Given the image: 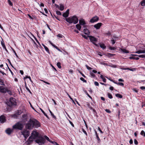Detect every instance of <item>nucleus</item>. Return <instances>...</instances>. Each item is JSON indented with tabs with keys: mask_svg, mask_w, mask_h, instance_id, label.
Instances as JSON below:
<instances>
[{
	"mask_svg": "<svg viewBox=\"0 0 145 145\" xmlns=\"http://www.w3.org/2000/svg\"><path fill=\"white\" fill-rule=\"evenodd\" d=\"M83 32L85 34L88 36H89L90 35V32L87 29H84Z\"/></svg>",
	"mask_w": 145,
	"mask_h": 145,
	"instance_id": "dca6fc26",
	"label": "nucleus"
},
{
	"mask_svg": "<svg viewBox=\"0 0 145 145\" xmlns=\"http://www.w3.org/2000/svg\"><path fill=\"white\" fill-rule=\"evenodd\" d=\"M118 81L119 82H123L124 80L123 79H122L121 78H120L118 79Z\"/></svg>",
	"mask_w": 145,
	"mask_h": 145,
	"instance_id": "338daca9",
	"label": "nucleus"
},
{
	"mask_svg": "<svg viewBox=\"0 0 145 145\" xmlns=\"http://www.w3.org/2000/svg\"><path fill=\"white\" fill-rule=\"evenodd\" d=\"M8 106L11 107L16 105V99L12 97L10 98L7 101L6 103Z\"/></svg>",
	"mask_w": 145,
	"mask_h": 145,
	"instance_id": "20e7f679",
	"label": "nucleus"
},
{
	"mask_svg": "<svg viewBox=\"0 0 145 145\" xmlns=\"http://www.w3.org/2000/svg\"><path fill=\"white\" fill-rule=\"evenodd\" d=\"M115 96L117 97H119L120 98H121L122 97V95H121V94H119V93L116 94L115 95Z\"/></svg>",
	"mask_w": 145,
	"mask_h": 145,
	"instance_id": "a878e982",
	"label": "nucleus"
},
{
	"mask_svg": "<svg viewBox=\"0 0 145 145\" xmlns=\"http://www.w3.org/2000/svg\"><path fill=\"white\" fill-rule=\"evenodd\" d=\"M90 74L93 77H94L95 76V75L92 72L90 73Z\"/></svg>",
	"mask_w": 145,
	"mask_h": 145,
	"instance_id": "49530a36",
	"label": "nucleus"
},
{
	"mask_svg": "<svg viewBox=\"0 0 145 145\" xmlns=\"http://www.w3.org/2000/svg\"><path fill=\"white\" fill-rule=\"evenodd\" d=\"M21 133L25 138H27L29 135V131L26 129L24 130L23 131L21 132Z\"/></svg>",
	"mask_w": 145,
	"mask_h": 145,
	"instance_id": "39448f33",
	"label": "nucleus"
},
{
	"mask_svg": "<svg viewBox=\"0 0 145 145\" xmlns=\"http://www.w3.org/2000/svg\"><path fill=\"white\" fill-rule=\"evenodd\" d=\"M132 55L134 56H137L140 57L145 58V55Z\"/></svg>",
	"mask_w": 145,
	"mask_h": 145,
	"instance_id": "b1692460",
	"label": "nucleus"
},
{
	"mask_svg": "<svg viewBox=\"0 0 145 145\" xmlns=\"http://www.w3.org/2000/svg\"><path fill=\"white\" fill-rule=\"evenodd\" d=\"M117 85H119L121 86H123L124 84L122 83L119 82H118Z\"/></svg>",
	"mask_w": 145,
	"mask_h": 145,
	"instance_id": "79ce46f5",
	"label": "nucleus"
},
{
	"mask_svg": "<svg viewBox=\"0 0 145 145\" xmlns=\"http://www.w3.org/2000/svg\"><path fill=\"white\" fill-rule=\"evenodd\" d=\"M129 143L130 144H132L133 143V140H132V139H131L129 141Z\"/></svg>",
	"mask_w": 145,
	"mask_h": 145,
	"instance_id": "e2e57ef3",
	"label": "nucleus"
},
{
	"mask_svg": "<svg viewBox=\"0 0 145 145\" xmlns=\"http://www.w3.org/2000/svg\"><path fill=\"white\" fill-rule=\"evenodd\" d=\"M68 95L69 97V98H70V99L72 101L73 103H74L75 104V103L74 102V100L68 94Z\"/></svg>",
	"mask_w": 145,
	"mask_h": 145,
	"instance_id": "de8ad7c7",
	"label": "nucleus"
},
{
	"mask_svg": "<svg viewBox=\"0 0 145 145\" xmlns=\"http://www.w3.org/2000/svg\"><path fill=\"white\" fill-rule=\"evenodd\" d=\"M65 20L70 24L72 23L76 24L78 22V19L76 15L66 18H65Z\"/></svg>",
	"mask_w": 145,
	"mask_h": 145,
	"instance_id": "f03ea898",
	"label": "nucleus"
},
{
	"mask_svg": "<svg viewBox=\"0 0 145 145\" xmlns=\"http://www.w3.org/2000/svg\"><path fill=\"white\" fill-rule=\"evenodd\" d=\"M57 66L59 69L61 68V63L59 62H58L57 63Z\"/></svg>",
	"mask_w": 145,
	"mask_h": 145,
	"instance_id": "7c9ffc66",
	"label": "nucleus"
},
{
	"mask_svg": "<svg viewBox=\"0 0 145 145\" xmlns=\"http://www.w3.org/2000/svg\"><path fill=\"white\" fill-rule=\"evenodd\" d=\"M44 139L42 137H40L35 140V142L39 145H41L44 142Z\"/></svg>",
	"mask_w": 145,
	"mask_h": 145,
	"instance_id": "0eeeda50",
	"label": "nucleus"
},
{
	"mask_svg": "<svg viewBox=\"0 0 145 145\" xmlns=\"http://www.w3.org/2000/svg\"><path fill=\"white\" fill-rule=\"evenodd\" d=\"M80 25L77 24L76 25V27L79 30H80L81 28V27L80 26Z\"/></svg>",
	"mask_w": 145,
	"mask_h": 145,
	"instance_id": "393cba45",
	"label": "nucleus"
},
{
	"mask_svg": "<svg viewBox=\"0 0 145 145\" xmlns=\"http://www.w3.org/2000/svg\"><path fill=\"white\" fill-rule=\"evenodd\" d=\"M81 35L83 37H84L85 39H88V36L87 37L85 35L83 34H81Z\"/></svg>",
	"mask_w": 145,
	"mask_h": 145,
	"instance_id": "c03bdc74",
	"label": "nucleus"
},
{
	"mask_svg": "<svg viewBox=\"0 0 145 145\" xmlns=\"http://www.w3.org/2000/svg\"><path fill=\"white\" fill-rule=\"evenodd\" d=\"M68 120L69 122L70 123L72 127H74V125L73 124V123L70 120Z\"/></svg>",
	"mask_w": 145,
	"mask_h": 145,
	"instance_id": "864d4df0",
	"label": "nucleus"
},
{
	"mask_svg": "<svg viewBox=\"0 0 145 145\" xmlns=\"http://www.w3.org/2000/svg\"><path fill=\"white\" fill-rule=\"evenodd\" d=\"M7 92L10 95H12V91H10L9 90L7 89Z\"/></svg>",
	"mask_w": 145,
	"mask_h": 145,
	"instance_id": "f704fd0d",
	"label": "nucleus"
},
{
	"mask_svg": "<svg viewBox=\"0 0 145 145\" xmlns=\"http://www.w3.org/2000/svg\"><path fill=\"white\" fill-rule=\"evenodd\" d=\"M120 50L123 53H129V52L128 50H126L124 49L121 48L120 49Z\"/></svg>",
	"mask_w": 145,
	"mask_h": 145,
	"instance_id": "412c9836",
	"label": "nucleus"
},
{
	"mask_svg": "<svg viewBox=\"0 0 145 145\" xmlns=\"http://www.w3.org/2000/svg\"><path fill=\"white\" fill-rule=\"evenodd\" d=\"M0 84L2 85H4L3 81L0 79Z\"/></svg>",
	"mask_w": 145,
	"mask_h": 145,
	"instance_id": "e433bc0d",
	"label": "nucleus"
},
{
	"mask_svg": "<svg viewBox=\"0 0 145 145\" xmlns=\"http://www.w3.org/2000/svg\"><path fill=\"white\" fill-rule=\"evenodd\" d=\"M100 46L101 48H103V49H105L106 47V46H105V44H100Z\"/></svg>",
	"mask_w": 145,
	"mask_h": 145,
	"instance_id": "c756f323",
	"label": "nucleus"
},
{
	"mask_svg": "<svg viewBox=\"0 0 145 145\" xmlns=\"http://www.w3.org/2000/svg\"><path fill=\"white\" fill-rule=\"evenodd\" d=\"M106 34L108 36H110L111 35V33L109 31L107 33H106Z\"/></svg>",
	"mask_w": 145,
	"mask_h": 145,
	"instance_id": "680f3d73",
	"label": "nucleus"
},
{
	"mask_svg": "<svg viewBox=\"0 0 145 145\" xmlns=\"http://www.w3.org/2000/svg\"><path fill=\"white\" fill-rule=\"evenodd\" d=\"M57 37H58L59 38H62L64 37V36L61 34H59L57 35Z\"/></svg>",
	"mask_w": 145,
	"mask_h": 145,
	"instance_id": "ea45409f",
	"label": "nucleus"
},
{
	"mask_svg": "<svg viewBox=\"0 0 145 145\" xmlns=\"http://www.w3.org/2000/svg\"><path fill=\"white\" fill-rule=\"evenodd\" d=\"M95 134H96V138H97V140H98L97 142L98 143H99L100 142H101L100 139V138H99V137L97 135V133L96 131H95Z\"/></svg>",
	"mask_w": 145,
	"mask_h": 145,
	"instance_id": "4be33fe9",
	"label": "nucleus"
},
{
	"mask_svg": "<svg viewBox=\"0 0 145 145\" xmlns=\"http://www.w3.org/2000/svg\"><path fill=\"white\" fill-rule=\"evenodd\" d=\"M82 130L83 132L86 135V136H87V134L86 131L83 129H82Z\"/></svg>",
	"mask_w": 145,
	"mask_h": 145,
	"instance_id": "8fccbe9b",
	"label": "nucleus"
},
{
	"mask_svg": "<svg viewBox=\"0 0 145 145\" xmlns=\"http://www.w3.org/2000/svg\"><path fill=\"white\" fill-rule=\"evenodd\" d=\"M88 37L89 38L90 41L94 44L97 46V44H95V42H97V40L96 38L92 36H88Z\"/></svg>",
	"mask_w": 145,
	"mask_h": 145,
	"instance_id": "423d86ee",
	"label": "nucleus"
},
{
	"mask_svg": "<svg viewBox=\"0 0 145 145\" xmlns=\"http://www.w3.org/2000/svg\"><path fill=\"white\" fill-rule=\"evenodd\" d=\"M23 111L21 110H18L17 112L13 115V116L15 118H17L22 113Z\"/></svg>",
	"mask_w": 145,
	"mask_h": 145,
	"instance_id": "9d476101",
	"label": "nucleus"
},
{
	"mask_svg": "<svg viewBox=\"0 0 145 145\" xmlns=\"http://www.w3.org/2000/svg\"><path fill=\"white\" fill-rule=\"evenodd\" d=\"M49 112H50V113L51 115H52V116L54 118V119H56V116H55L54 114L52 113V112L49 109Z\"/></svg>",
	"mask_w": 145,
	"mask_h": 145,
	"instance_id": "c85d7f7f",
	"label": "nucleus"
},
{
	"mask_svg": "<svg viewBox=\"0 0 145 145\" xmlns=\"http://www.w3.org/2000/svg\"><path fill=\"white\" fill-rule=\"evenodd\" d=\"M105 111L108 113H110L111 112L110 111L109 109H106Z\"/></svg>",
	"mask_w": 145,
	"mask_h": 145,
	"instance_id": "603ef678",
	"label": "nucleus"
},
{
	"mask_svg": "<svg viewBox=\"0 0 145 145\" xmlns=\"http://www.w3.org/2000/svg\"><path fill=\"white\" fill-rule=\"evenodd\" d=\"M32 136L34 138H36L39 136V133L35 131H33L31 133V136Z\"/></svg>",
	"mask_w": 145,
	"mask_h": 145,
	"instance_id": "9b49d317",
	"label": "nucleus"
},
{
	"mask_svg": "<svg viewBox=\"0 0 145 145\" xmlns=\"http://www.w3.org/2000/svg\"><path fill=\"white\" fill-rule=\"evenodd\" d=\"M134 143L135 144L137 145L138 144V142L136 139L134 140Z\"/></svg>",
	"mask_w": 145,
	"mask_h": 145,
	"instance_id": "09e8293b",
	"label": "nucleus"
},
{
	"mask_svg": "<svg viewBox=\"0 0 145 145\" xmlns=\"http://www.w3.org/2000/svg\"><path fill=\"white\" fill-rule=\"evenodd\" d=\"M6 121V117L4 115H2L0 116V123H3Z\"/></svg>",
	"mask_w": 145,
	"mask_h": 145,
	"instance_id": "6e6552de",
	"label": "nucleus"
},
{
	"mask_svg": "<svg viewBox=\"0 0 145 145\" xmlns=\"http://www.w3.org/2000/svg\"><path fill=\"white\" fill-rule=\"evenodd\" d=\"M12 131V130L10 128L7 129L5 131V132L6 133L9 135L10 134Z\"/></svg>",
	"mask_w": 145,
	"mask_h": 145,
	"instance_id": "a211bd4d",
	"label": "nucleus"
},
{
	"mask_svg": "<svg viewBox=\"0 0 145 145\" xmlns=\"http://www.w3.org/2000/svg\"><path fill=\"white\" fill-rule=\"evenodd\" d=\"M28 78V79H29L30 81L31 82H32L31 78L30 76H26L25 77H24V78Z\"/></svg>",
	"mask_w": 145,
	"mask_h": 145,
	"instance_id": "58836bf2",
	"label": "nucleus"
},
{
	"mask_svg": "<svg viewBox=\"0 0 145 145\" xmlns=\"http://www.w3.org/2000/svg\"><path fill=\"white\" fill-rule=\"evenodd\" d=\"M64 5L61 4H59V9L61 11H62L64 10Z\"/></svg>",
	"mask_w": 145,
	"mask_h": 145,
	"instance_id": "5701e85b",
	"label": "nucleus"
},
{
	"mask_svg": "<svg viewBox=\"0 0 145 145\" xmlns=\"http://www.w3.org/2000/svg\"><path fill=\"white\" fill-rule=\"evenodd\" d=\"M135 53H137L138 54H141V53H145V50H139L138 51H137L136 52H135Z\"/></svg>",
	"mask_w": 145,
	"mask_h": 145,
	"instance_id": "aec40b11",
	"label": "nucleus"
},
{
	"mask_svg": "<svg viewBox=\"0 0 145 145\" xmlns=\"http://www.w3.org/2000/svg\"><path fill=\"white\" fill-rule=\"evenodd\" d=\"M44 137L46 139V140H47L48 141H49L50 139H49V138L47 136H45Z\"/></svg>",
	"mask_w": 145,
	"mask_h": 145,
	"instance_id": "13d9d810",
	"label": "nucleus"
},
{
	"mask_svg": "<svg viewBox=\"0 0 145 145\" xmlns=\"http://www.w3.org/2000/svg\"><path fill=\"white\" fill-rule=\"evenodd\" d=\"M109 49L111 50H114L116 49V48L115 47L112 46H109Z\"/></svg>",
	"mask_w": 145,
	"mask_h": 145,
	"instance_id": "4c0bfd02",
	"label": "nucleus"
},
{
	"mask_svg": "<svg viewBox=\"0 0 145 145\" xmlns=\"http://www.w3.org/2000/svg\"><path fill=\"white\" fill-rule=\"evenodd\" d=\"M100 77L102 79L103 82H106V80L105 78L103 75L101 74L100 75Z\"/></svg>",
	"mask_w": 145,
	"mask_h": 145,
	"instance_id": "bb28decb",
	"label": "nucleus"
},
{
	"mask_svg": "<svg viewBox=\"0 0 145 145\" xmlns=\"http://www.w3.org/2000/svg\"><path fill=\"white\" fill-rule=\"evenodd\" d=\"M24 125V124L23 122L19 121L13 126V128L14 129L22 130L23 128Z\"/></svg>",
	"mask_w": 145,
	"mask_h": 145,
	"instance_id": "7ed1b4c3",
	"label": "nucleus"
},
{
	"mask_svg": "<svg viewBox=\"0 0 145 145\" xmlns=\"http://www.w3.org/2000/svg\"><path fill=\"white\" fill-rule=\"evenodd\" d=\"M79 23L81 25H84L86 24L85 21L83 19H81L79 20Z\"/></svg>",
	"mask_w": 145,
	"mask_h": 145,
	"instance_id": "f3484780",
	"label": "nucleus"
},
{
	"mask_svg": "<svg viewBox=\"0 0 145 145\" xmlns=\"http://www.w3.org/2000/svg\"><path fill=\"white\" fill-rule=\"evenodd\" d=\"M86 67L87 68V69L88 70H90L92 69V68L90 67H89L87 65H86Z\"/></svg>",
	"mask_w": 145,
	"mask_h": 145,
	"instance_id": "3c124183",
	"label": "nucleus"
},
{
	"mask_svg": "<svg viewBox=\"0 0 145 145\" xmlns=\"http://www.w3.org/2000/svg\"><path fill=\"white\" fill-rule=\"evenodd\" d=\"M69 9H67L65 12L63 14L62 16L65 18L68 17L69 14Z\"/></svg>",
	"mask_w": 145,
	"mask_h": 145,
	"instance_id": "4468645a",
	"label": "nucleus"
},
{
	"mask_svg": "<svg viewBox=\"0 0 145 145\" xmlns=\"http://www.w3.org/2000/svg\"><path fill=\"white\" fill-rule=\"evenodd\" d=\"M80 79L82 81L84 82H85V83L86 82H87L86 80H85L83 78L81 77L80 78Z\"/></svg>",
	"mask_w": 145,
	"mask_h": 145,
	"instance_id": "a19ab883",
	"label": "nucleus"
},
{
	"mask_svg": "<svg viewBox=\"0 0 145 145\" xmlns=\"http://www.w3.org/2000/svg\"><path fill=\"white\" fill-rule=\"evenodd\" d=\"M27 116V115L26 114H23L22 116V117L23 118H25Z\"/></svg>",
	"mask_w": 145,
	"mask_h": 145,
	"instance_id": "4d7b16f0",
	"label": "nucleus"
},
{
	"mask_svg": "<svg viewBox=\"0 0 145 145\" xmlns=\"http://www.w3.org/2000/svg\"><path fill=\"white\" fill-rule=\"evenodd\" d=\"M141 5L142 6H145V0H143L141 1Z\"/></svg>",
	"mask_w": 145,
	"mask_h": 145,
	"instance_id": "cd10ccee",
	"label": "nucleus"
},
{
	"mask_svg": "<svg viewBox=\"0 0 145 145\" xmlns=\"http://www.w3.org/2000/svg\"><path fill=\"white\" fill-rule=\"evenodd\" d=\"M34 139L33 137H32V136H30L28 140H27L26 143L27 144L29 145L31 144V143L33 141V139Z\"/></svg>",
	"mask_w": 145,
	"mask_h": 145,
	"instance_id": "f8f14e48",
	"label": "nucleus"
},
{
	"mask_svg": "<svg viewBox=\"0 0 145 145\" xmlns=\"http://www.w3.org/2000/svg\"><path fill=\"white\" fill-rule=\"evenodd\" d=\"M27 15L29 17V18L30 19H31V20L33 19V18L29 14H28Z\"/></svg>",
	"mask_w": 145,
	"mask_h": 145,
	"instance_id": "0e129e2a",
	"label": "nucleus"
},
{
	"mask_svg": "<svg viewBox=\"0 0 145 145\" xmlns=\"http://www.w3.org/2000/svg\"><path fill=\"white\" fill-rule=\"evenodd\" d=\"M6 65H7V66L8 67V69L9 70V71L12 74H13V72H12V71H11V70H10V69L9 68V67H8V64H7V63H6Z\"/></svg>",
	"mask_w": 145,
	"mask_h": 145,
	"instance_id": "6e6d98bb",
	"label": "nucleus"
},
{
	"mask_svg": "<svg viewBox=\"0 0 145 145\" xmlns=\"http://www.w3.org/2000/svg\"><path fill=\"white\" fill-rule=\"evenodd\" d=\"M39 121L34 118H31L25 125L26 128L29 129H32L33 128H37L40 127Z\"/></svg>",
	"mask_w": 145,
	"mask_h": 145,
	"instance_id": "f257e3e1",
	"label": "nucleus"
},
{
	"mask_svg": "<svg viewBox=\"0 0 145 145\" xmlns=\"http://www.w3.org/2000/svg\"><path fill=\"white\" fill-rule=\"evenodd\" d=\"M7 89L5 88L3 86H0V92L5 93L7 92Z\"/></svg>",
	"mask_w": 145,
	"mask_h": 145,
	"instance_id": "2eb2a0df",
	"label": "nucleus"
},
{
	"mask_svg": "<svg viewBox=\"0 0 145 145\" xmlns=\"http://www.w3.org/2000/svg\"><path fill=\"white\" fill-rule=\"evenodd\" d=\"M44 49L49 54H50V52L49 51V50L48 48L46 46L45 47Z\"/></svg>",
	"mask_w": 145,
	"mask_h": 145,
	"instance_id": "c9c22d12",
	"label": "nucleus"
},
{
	"mask_svg": "<svg viewBox=\"0 0 145 145\" xmlns=\"http://www.w3.org/2000/svg\"><path fill=\"white\" fill-rule=\"evenodd\" d=\"M8 3L10 5L12 6L13 5L12 3L10 0H8Z\"/></svg>",
	"mask_w": 145,
	"mask_h": 145,
	"instance_id": "a18cd8bd",
	"label": "nucleus"
},
{
	"mask_svg": "<svg viewBox=\"0 0 145 145\" xmlns=\"http://www.w3.org/2000/svg\"><path fill=\"white\" fill-rule=\"evenodd\" d=\"M99 20V18L97 16L93 17L90 20L89 22L91 23H93Z\"/></svg>",
	"mask_w": 145,
	"mask_h": 145,
	"instance_id": "1a4fd4ad",
	"label": "nucleus"
},
{
	"mask_svg": "<svg viewBox=\"0 0 145 145\" xmlns=\"http://www.w3.org/2000/svg\"><path fill=\"white\" fill-rule=\"evenodd\" d=\"M94 84L96 86H99V84L97 82H94Z\"/></svg>",
	"mask_w": 145,
	"mask_h": 145,
	"instance_id": "5fc2aeb1",
	"label": "nucleus"
},
{
	"mask_svg": "<svg viewBox=\"0 0 145 145\" xmlns=\"http://www.w3.org/2000/svg\"><path fill=\"white\" fill-rule=\"evenodd\" d=\"M8 62L10 63V65H11V66H12V67L13 68H14V66L12 65L11 62H10V60H9V59H8Z\"/></svg>",
	"mask_w": 145,
	"mask_h": 145,
	"instance_id": "052dcab7",
	"label": "nucleus"
},
{
	"mask_svg": "<svg viewBox=\"0 0 145 145\" xmlns=\"http://www.w3.org/2000/svg\"><path fill=\"white\" fill-rule=\"evenodd\" d=\"M108 97L110 99H111L112 98V97H113L112 96L110 93H108Z\"/></svg>",
	"mask_w": 145,
	"mask_h": 145,
	"instance_id": "72a5a7b5",
	"label": "nucleus"
},
{
	"mask_svg": "<svg viewBox=\"0 0 145 145\" xmlns=\"http://www.w3.org/2000/svg\"><path fill=\"white\" fill-rule=\"evenodd\" d=\"M111 42H112V43L113 44L115 43L116 41V39H111L110 40Z\"/></svg>",
	"mask_w": 145,
	"mask_h": 145,
	"instance_id": "473e14b6",
	"label": "nucleus"
},
{
	"mask_svg": "<svg viewBox=\"0 0 145 145\" xmlns=\"http://www.w3.org/2000/svg\"><path fill=\"white\" fill-rule=\"evenodd\" d=\"M102 23H99L94 25V27L96 29H100L102 25Z\"/></svg>",
	"mask_w": 145,
	"mask_h": 145,
	"instance_id": "ddd939ff",
	"label": "nucleus"
},
{
	"mask_svg": "<svg viewBox=\"0 0 145 145\" xmlns=\"http://www.w3.org/2000/svg\"><path fill=\"white\" fill-rule=\"evenodd\" d=\"M2 39V41H1V44L3 48H4L5 50L7 51V49L6 47V46L5 45L4 42L3 41V40Z\"/></svg>",
	"mask_w": 145,
	"mask_h": 145,
	"instance_id": "6ab92c4d",
	"label": "nucleus"
},
{
	"mask_svg": "<svg viewBox=\"0 0 145 145\" xmlns=\"http://www.w3.org/2000/svg\"><path fill=\"white\" fill-rule=\"evenodd\" d=\"M98 130L101 133H103L102 131L100 129V127H98Z\"/></svg>",
	"mask_w": 145,
	"mask_h": 145,
	"instance_id": "69168bd1",
	"label": "nucleus"
},
{
	"mask_svg": "<svg viewBox=\"0 0 145 145\" xmlns=\"http://www.w3.org/2000/svg\"><path fill=\"white\" fill-rule=\"evenodd\" d=\"M86 94L88 96V97H89L90 98H91V99H92V97L90 96L88 94V93L86 91Z\"/></svg>",
	"mask_w": 145,
	"mask_h": 145,
	"instance_id": "bf43d9fd",
	"label": "nucleus"
},
{
	"mask_svg": "<svg viewBox=\"0 0 145 145\" xmlns=\"http://www.w3.org/2000/svg\"><path fill=\"white\" fill-rule=\"evenodd\" d=\"M140 134L141 135H143L144 137H145V132L143 130L141 131Z\"/></svg>",
	"mask_w": 145,
	"mask_h": 145,
	"instance_id": "2f4dec72",
	"label": "nucleus"
},
{
	"mask_svg": "<svg viewBox=\"0 0 145 145\" xmlns=\"http://www.w3.org/2000/svg\"><path fill=\"white\" fill-rule=\"evenodd\" d=\"M140 89H141L144 90L145 89V87L144 86H141L140 87Z\"/></svg>",
	"mask_w": 145,
	"mask_h": 145,
	"instance_id": "774afa93",
	"label": "nucleus"
},
{
	"mask_svg": "<svg viewBox=\"0 0 145 145\" xmlns=\"http://www.w3.org/2000/svg\"><path fill=\"white\" fill-rule=\"evenodd\" d=\"M56 14L58 15H61V13L59 11H56Z\"/></svg>",
	"mask_w": 145,
	"mask_h": 145,
	"instance_id": "37998d69",
	"label": "nucleus"
}]
</instances>
